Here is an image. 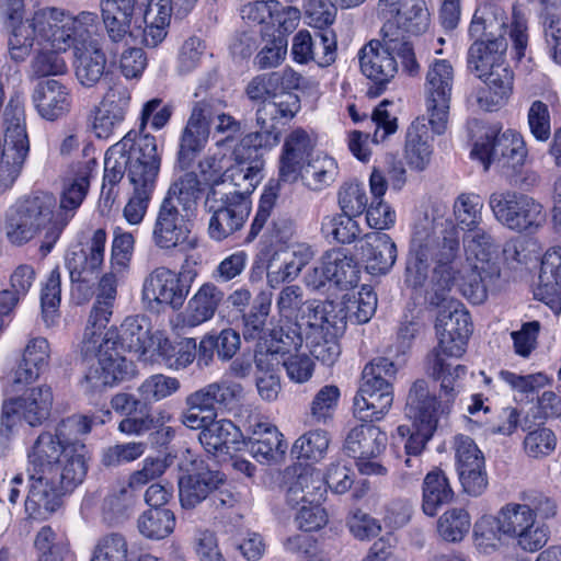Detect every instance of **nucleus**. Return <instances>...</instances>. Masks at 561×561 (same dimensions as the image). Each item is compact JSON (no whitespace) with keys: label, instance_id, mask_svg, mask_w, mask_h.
<instances>
[{"label":"nucleus","instance_id":"f257e3e1","mask_svg":"<svg viewBox=\"0 0 561 561\" xmlns=\"http://www.w3.org/2000/svg\"><path fill=\"white\" fill-rule=\"evenodd\" d=\"M458 251L455 228L446 232L439 244L435 238L434 219L425 216L415 225L404 283L413 289L425 287L427 302L439 308L435 324L438 345L427 355L428 369L437 377L442 376L444 367L450 366L447 358L458 359L463 355L472 332L469 312L460 301L449 297L456 279L453 271Z\"/></svg>","mask_w":561,"mask_h":561},{"label":"nucleus","instance_id":"f03ea898","mask_svg":"<svg viewBox=\"0 0 561 561\" xmlns=\"http://www.w3.org/2000/svg\"><path fill=\"white\" fill-rule=\"evenodd\" d=\"M457 359L447 358L450 366L444 367L442 376H434L428 369V357H426V371L435 380L440 381V390L444 396L439 400L428 390L425 380H416L408 394L405 414L413 420V430L401 425L398 432L404 436L410 433L405 443L407 455H421L426 443L433 436L438 420L447 414L455 398V381L466 374L467 368L457 364Z\"/></svg>","mask_w":561,"mask_h":561},{"label":"nucleus","instance_id":"7ed1b4c3","mask_svg":"<svg viewBox=\"0 0 561 561\" xmlns=\"http://www.w3.org/2000/svg\"><path fill=\"white\" fill-rule=\"evenodd\" d=\"M358 59L362 73L376 85L375 94L381 93L397 75L398 59L409 76L420 72L412 43L393 23L383 24L381 39H373L364 45Z\"/></svg>","mask_w":561,"mask_h":561},{"label":"nucleus","instance_id":"20e7f679","mask_svg":"<svg viewBox=\"0 0 561 561\" xmlns=\"http://www.w3.org/2000/svg\"><path fill=\"white\" fill-rule=\"evenodd\" d=\"M56 197L48 192H35L18 201L7 213L4 231L9 242L23 245L39 232H44L41 251L50 252L61 234L49 240L51 228L56 221Z\"/></svg>","mask_w":561,"mask_h":561},{"label":"nucleus","instance_id":"39448f33","mask_svg":"<svg viewBox=\"0 0 561 561\" xmlns=\"http://www.w3.org/2000/svg\"><path fill=\"white\" fill-rule=\"evenodd\" d=\"M179 495L184 510H194L205 503L209 508L219 511L238 503V496L228 488L225 476L202 460H194L192 470L180 478Z\"/></svg>","mask_w":561,"mask_h":561},{"label":"nucleus","instance_id":"423d86ee","mask_svg":"<svg viewBox=\"0 0 561 561\" xmlns=\"http://www.w3.org/2000/svg\"><path fill=\"white\" fill-rule=\"evenodd\" d=\"M27 457L32 471L53 473L55 479L60 474L61 481L64 474L75 472L77 477H85L88 472L85 445H65L50 432L38 435Z\"/></svg>","mask_w":561,"mask_h":561},{"label":"nucleus","instance_id":"0eeeda50","mask_svg":"<svg viewBox=\"0 0 561 561\" xmlns=\"http://www.w3.org/2000/svg\"><path fill=\"white\" fill-rule=\"evenodd\" d=\"M102 331L85 329L81 342L83 358L96 357V363L90 366L85 375L87 381L95 389L130 379L136 373L134 363L122 356L117 347L112 348L111 344L105 346Z\"/></svg>","mask_w":561,"mask_h":561},{"label":"nucleus","instance_id":"6e6552de","mask_svg":"<svg viewBox=\"0 0 561 561\" xmlns=\"http://www.w3.org/2000/svg\"><path fill=\"white\" fill-rule=\"evenodd\" d=\"M527 153L526 142L518 131L501 133L496 126L489 127L471 150V156L483 164L484 171L496 164L504 172L512 170V176L524 165Z\"/></svg>","mask_w":561,"mask_h":561},{"label":"nucleus","instance_id":"1a4fd4ad","mask_svg":"<svg viewBox=\"0 0 561 561\" xmlns=\"http://www.w3.org/2000/svg\"><path fill=\"white\" fill-rule=\"evenodd\" d=\"M497 222L516 232H534L545 221L541 204L512 190L495 191L488 199Z\"/></svg>","mask_w":561,"mask_h":561},{"label":"nucleus","instance_id":"9d476101","mask_svg":"<svg viewBox=\"0 0 561 561\" xmlns=\"http://www.w3.org/2000/svg\"><path fill=\"white\" fill-rule=\"evenodd\" d=\"M192 264H197V259L186 255L179 273L164 266L154 268L144 280L142 299L181 309L197 276Z\"/></svg>","mask_w":561,"mask_h":561},{"label":"nucleus","instance_id":"9b49d317","mask_svg":"<svg viewBox=\"0 0 561 561\" xmlns=\"http://www.w3.org/2000/svg\"><path fill=\"white\" fill-rule=\"evenodd\" d=\"M192 216L173 205L170 198H163L152 227L153 244L164 251L179 249L190 255L199 244V238L193 233Z\"/></svg>","mask_w":561,"mask_h":561},{"label":"nucleus","instance_id":"f8f14e48","mask_svg":"<svg viewBox=\"0 0 561 561\" xmlns=\"http://www.w3.org/2000/svg\"><path fill=\"white\" fill-rule=\"evenodd\" d=\"M207 203L213 213L208 233L215 241H222L239 231L251 210L250 198L236 192H219L216 186L209 190Z\"/></svg>","mask_w":561,"mask_h":561},{"label":"nucleus","instance_id":"ddd939ff","mask_svg":"<svg viewBox=\"0 0 561 561\" xmlns=\"http://www.w3.org/2000/svg\"><path fill=\"white\" fill-rule=\"evenodd\" d=\"M453 85L454 68L450 62L433 60L425 77V95L428 123L437 135L443 134L447 126Z\"/></svg>","mask_w":561,"mask_h":561},{"label":"nucleus","instance_id":"4468645a","mask_svg":"<svg viewBox=\"0 0 561 561\" xmlns=\"http://www.w3.org/2000/svg\"><path fill=\"white\" fill-rule=\"evenodd\" d=\"M388 436L378 426L364 423L353 427L344 442V450L357 460L362 474L385 476L387 468L377 459L387 448Z\"/></svg>","mask_w":561,"mask_h":561},{"label":"nucleus","instance_id":"2eb2a0df","mask_svg":"<svg viewBox=\"0 0 561 561\" xmlns=\"http://www.w3.org/2000/svg\"><path fill=\"white\" fill-rule=\"evenodd\" d=\"M502 533L516 540L528 552L541 549L548 541V528L536 523L530 505L508 503L499 512Z\"/></svg>","mask_w":561,"mask_h":561},{"label":"nucleus","instance_id":"dca6fc26","mask_svg":"<svg viewBox=\"0 0 561 561\" xmlns=\"http://www.w3.org/2000/svg\"><path fill=\"white\" fill-rule=\"evenodd\" d=\"M49 477L47 473L32 471V484L25 500V508L31 515L55 512L60 505L61 496L72 492L85 478L77 477L75 472L70 476L64 474L62 481L60 474L57 479L53 473L51 479Z\"/></svg>","mask_w":561,"mask_h":561},{"label":"nucleus","instance_id":"f3484780","mask_svg":"<svg viewBox=\"0 0 561 561\" xmlns=\"http://www.w3.org/2000/svg\"><path fill=\"white\" fill-rule=\"evenodd\" d=\"M456 470L460 484L468 495H482L489 484L485 458L476 442L459 434L454 440Z\"/></svg>","mask_w":561,"mask_h":561},{"label":"nucleus","instance_id":"a211bd4d","mask_svg":"<svg viewBox=\"0 0 561 561\" xmlns=\"http://www.w3.org/2000/svg\"><path fill=\"white\" fill-rule=\"evenodd\" d=\"M197 0H149L144 12V43L157 47L167 36L171 14L185 16Z\"/></svg>","mask_w":561,"mask_h":561},{"label":"nucleus","instance_id":"6ab92c4d","mask_svg":"<svg viewBox=\"0 0 561 561\" xmlns=\"http://www.w3.org/2000/svg\"><path fill=\"white\" fill-rule=\"evenodd\" d=\"M54 402V396L49 386L43 385L28 389L21 397L12 398L3 402L2 423L11 415L19 414L31 426L42 425L48 420Z\"/></svg>","mask_w":561,"mask_h":561},{"label":"nucleus","instance_id":"aec40b11","mask_svg":"<svg viewBox=\"0 0 561 561\" xmlns=\"http://www.w3.org/2000/svg\"><path fill=\"white\" fill-rule=\"evenodd\" d=\"M90 168L83 164L78 167L73 176L65 179L59 209L56 210L55 226L51 228L49 234L50 241L62 233L77 209L82 204L90 186Z\"/></svg>","mask_w":561,"mask_h":561},{"label":"nucleus","instance_id":"412c9836","mask_svg":"<svg viewBox=\"0 0 561 561\" xmlns=\"http://www.w3.org/2000/svg\"><path fill=\"white\" fill-rule=\"evenodd\" d=\"M130 102L125 87L111 88L92 112V128L99 138L110 137L123 123Z\"/></svg>","mask_w":561,"mask_h":561},{"label":"nucleus","instance_id":"4be33fe9","mask_svg":"<svg viewBox=\"0 0 561 561\" xmlns=\"http://www.w3.org/2000/svg\"><path fill=\"white\" fill-rule=\"evenodd\" d=\"M105 346L118 347L144 355L153 346L150 323L144 316L127 317L119 329L111 328L102 332Z\"/></svg>","mask_w":561,"mask_h":561},{"label":"nucleus","instance_id":"5701e85b","mask_svg":"<svg viewBox=\"0 0 561 561\" xmlns=\"http://www.w3.org/2000/svg\"><path fill=\"white\" fill-rule=\"evenodd\" d=\"M105 242V230L96 229L87 249L70 253V256L67 259V266L72 283L89 284L96 278L104 261Z\"/></svg>","mask_w":561,"mask_h":561},{"label":"nucleus","instance_id":"b1692460","mask_svg":"<svg viewBox=\"0 0 561 561\" xmlns=\"http://www.w3.org/2000/svg\"><path fill=\"white\" fill-rule=\"evenodd\" d=\"M314 142L302 128L291 130L285 138L279 158V179L293 183L299 172L311 160Z\"/></svg>","mask_w":561,"mask_h":561},{"label":"nucleus","instance_id":"393cba45","mask_svg":"<svg viewBox=\"0 0 561 561\" xmlns=\"http://www.w3.org/2000/svg\"><path fill=\"white\" fill-rule=\"evenodd\" d=\"M302 319L310 328L319 329L327 336L336 337L343 334L347 322V307L344 300H311L302 310Z\"/></svg>","mask_w":561,"mask_h":561},{"label":"nucleus","instance_id":"a878e982","mask_svg":"<svg viewBox=\"0 0 561 561\" xmlns=\"http://www.w3.org/2000/svg\"><path fill=\"white\" fill-rule=\"evenodd\" d=\"M536 299L548 305L556 313L561 310V248L547 251L541 260Z\"/></svg>","mask_w":561,"mask_h":561},{"label":"nucleus","instance_id":"bb28decb","mask_svg":"<svg viewBox=\"0 0 561 561\" xmlns=\"http://www.w3.org/2000/svg\"><path fill=\"white\" fill-rule=\"evenodd\" d=\"M359 250L367 272L373 275L387 274L397 260L396 243L387 233L380 231L365 234Z\"/></svg>","mask_w":561,"mask_h":561},{"label":"nucleus","instance_id":"cd10ccee","mask_svg":"<svg viewBox=\"0 0 561 561\" xmlns=\"http://www.w3.org/2000/svg\"><path fill=\"white\" fill-rule=\"evenodd\" d=\"M32 98L38 114L47 121L65 116L71 107L69 89L55 79L39 81Z\"/></svg>","mask_w":561,"mask_h":561},{"label":"nucleus","instance_id":"c85d7f7f","mask_svg":"<svg viewBox=\"0 0 561 561\" xmlns=\"http://www.w3.org/2000/svg\"><path fill=\"white\" fill-rule=\"evenodd\" d=\"M49 344L44 337L32 339L24 348L22 359L12 374L13 386H27L44 374L49 365Z\"/></svg>","mask_w":561,"mask_h":561},{"label":"nucleus","instance_id":"c756f323","mask_svg":"<svg viewBox=\"0 0 561 561\" xmlns=\"http://www.w3.org/2000/svg\"><path fill=\"white\" fill-rule=\"evenodd\" d=\"M392 401L393 387L360 383L354 398V415L364 422L378 421L389 411Z\"/></svg>","mask_w":561,"mask_h":561},{"label":"nucleus","instance_id":"7c9ffc66","mask_svg":"<svg viewBox=\"0 0 561 561\" xmlns=\"http://www.w3.org/2000/svg\"><path fill=\"white\" fill-rule=\"evenodd\" d=\"M4 145L1 148L10 154L27 157L30 140L26 131L25 113L22 102L12 98L3 112Z\"/></svg>","mask_w":561,"mask_h":561},{"label":"nucleus","instance_id":"2f4dec72","mask_svg":"<svg viewBox=\"0 0 561 561\" xmlns=\"http://www.w3.org/2000/svg\"><path fill=\"white\" fill-rule=\"evenodd\" d=\"M506 50L507 41L503 35L496 39L473 42L468 49L467 67L479 79H483L485 73L505 62Z\"/></svg>","mask_w":561,"mask_h":561},{"label":"nucleus","instance_id":"473e14b6","mask_svg":"<svg viewBox=\"0 0 561 561\" xmlns=\"http://www.w3.org/2000/svg\"><path fill=\"white\" fill-rule=\"evenodd\" d=\"M75 47V73L85 88L96 85L105 73L106 58L98 41H90Z\"/></svg>","mask_w":561,"mask_h":561},{"label":"nucleus","instance_id":"72a5a7b5","mask_svg":"<svg viewBox=\"0 0 561 561\" xmlns=\"http://www.w3.org/2000/svg\"><path fill=\"white\" fill-rule=\"evenodd\" d=\"M130 142V133L121 141L107 149L104 159V176L101 190V199L105 206H111L116 196L115 186L122 181L125 172H128L127 147Z\"/></svg>","mask_w":561,"mask_h":561},{"label":"nucleus","instance_id":"f704fd0d","mask_svg":"<svg viewBox=\"0 0 561 561\" xmlns=\"http://www.w3.org/2000/svg\"><path fill=\"white\" fill-rule=\"evenodd\" d=\"M241 345L240 335L233 329H224L219 333H208L202 337L197 350V366L208 367L215 354L219 359H232Z\"/></svg>","mask_w":561,"mask_h":561},{"label":"nucleus","instance_id":"c9c22d12","mask_svg":"<svg viewBox=\"0 0 561 561\" xmlns=\"http://www.w3.org/2000/svg\"><path fill=\"white\" fill-rule=\"evenodd\" d=\"M33 26L37 31L38 42H47L56 50L69 47L70 33L64 12L55 8L39 9L33 14Z\"/></svg>","mask_w":561,"mask_h":561},{"label":"nucleus","instance_id":"e433bc0d","mask_svg":"<svg viewBox=\"0 0 561 561\" xmlns=\"http://www.w3.org/2000/svg\"><path fill=\"white\" fill-rule=\"evenodd\" d=\"M467 261H470L468 257ZM479 266L481 264L467 262L459 267V259L457 257V265L454 268L456 277L454 285L458 284L460 293L472 304H482L488 297V287L500 275H488Z\"/></svg>","mask_w":561,"mask_h":561},{"label":"nucleus","instance_id":"4c0bfd02","mask_svg":"<svg viewBox=\"0 0 561 561\" xmlns=\"http://www.w3.org/2000/svg\"><path fill=\"white\" fill-rule=\"evenodd\" d=\"M327 494L324 476L312 467L304 468L286 492V502L291 507L301 503H321Z\"/></svg>","mask_w":561,"mask_h":561},{"label":"nucleus","instance_id":"58836bf2","mask_svg":"<svg viewBox=\"0 0 561 561\" xmlns=\"http://www.w3.org/2000/svg\"><path fill=\"white\" fill-rule=\"evenodd\" d=\"M242 433L230 420H210V422L201 431L198 439L208 454L229 453L230 448L240 449L242 443Z\"/></svg>","mask_w":561,"mask_h":561},{"label":"nucleus","instance_id":"ea45409f","mask_svg":"<svg viewBox=\"0 0 561 561\" xmlns=\"http://www.w3.org/2000/svg\"><path fill=\"white\" fill-rule=\"evenodd\" d=\"M3 25L8 32V46L11 58L24 61L33 49L35 41H38L37 31L33 26V18L24 19V14L3 19Z\"/></svg>","mask_w":561,"mask_h":561},{"label":"nucleus","instance_id":"a19ab883","mask_svg":"<svg viewBox=\"0 0 561 561\" xmlns=\"http://www.w3.org/2000/svg\"><path fill=\"white\" fill-rule=\"evenodd\" d=\"M124 273L112 270L102 276L98 287L96 300L90 311L85 329L103 330L110 322L117 294L118 277Z\"/></svg>","mask_w":561,"mask_h":561},{"label":"nucleus","instance_id":"79ce46f5","mask_svg":"<svg viewBox=\"0 0 561 561\" xmlns=\"http://www.w3.org/2000/svg\"><path fill=\"white\" fill-rule=\"evenodd\" d=\"M467 252L474 256V262L488 275H500V267L493 260L497 253L499 244L490 231L480 227L467 231L463 238Z\"/></svg>","mask_w":561,"mask_h":561},{"label":"nucleus","instance_id":"37998d69","mask_svg":"<svg viewBox=\"0 0 561 561\" xmlns=\"http://www.w3.org/2000/svg\"><path fill=\"white\" fill-rule=\"evenodd\" d=\"M491 93L490 99L485 91H479L477 102L484 111H493L497 105L503 104L513 92L514 72L505 62L490 70L482 79Z\"/></svg>","mask_w":561,"mask_h":561},{"label":"nucleus","instance_id":"c03bdc74","mask_svg":"<svg viewBox=\"0 0 561 561\" xmlns=\"http://www.w3.org/2000/svg\"><path fill=\"white\" fill-rule=\"evenodd\" d=\"M224 299L222 290L214 283H205L190 299L187 323L192 327L210 320Z\"/></svg>","mask_w":561,"mask_h":561},{"label":"nucleus","instance_id":"a18cd8bd","mask_svg":"<svg viewBox=\"0 0 561 561\" xmlns=\"http://www.w3.org/2000/svg\"><path fill=\"white\" fill-rule=\"evenodd\" d=\"M300 110V99L293 92H274L268 101H264L256 110V124H266L267 121L288 122Z\"/></svg>","mask_w":561,"mask_h":561},{"label":"nucleus","instance_id":"49530a36","mask_svg":"<svg viewBox=\"0 0 561 561\" xmlns=\"http://www.w3.org/2000/svg\"><path fill=\"white\" fill-rule=\"evenodd\" d=\"M454 499V491L449 481L440 469L428 472L423 482V512L428 516H434L437 510L448 504Z\"/></svg>","mask_w":561,"mask_h":561},{"label":"nucleus","instance_id":"de8ad7c7","mask_svg":"<svg viewBox=\"0 0 561 561\" xmlns=\"http://www.w3.org/2000/svg\"><path fill=\"white\" fill-rule=\"evenodd\" d=\"M398 25L400 32L421 35L431 25V14L425 0H407L402 9H397V20L387 21Z\"/></svg>","mask_w":561,"mask_h":561},{"label":"nucleus","instance_id":"09e8293b","mask_svg":"<svg viewBox=\"0 0 561 561\" xmlns=\"http://www.w3.org/2000/svg\"><path fill=\"white\" fill-rule=\"evenodd\" d=\"M253 435L248 442L242 440V444L257 461H277L285 454L286 446L276 428L265 426L263 432L254 431Z\"/></svg>","mask_w":561,"mask_h":561},{"label":"nucleus","instance_id":"8fccbe9b","mask_svg":"<svg viewBox=\"0 0 561 561\" xmlns=\"http://www.w3.org/2000/svg\"><path fill=\"white\" fill-rule=\"evenodd\" d=\"M430 139L424 124L419 122L411 124L407 131L405 159L412 168L422 171L430 163L432 156Z\"/></svg>","mask_w":561,"mask_h":561},{"label":"nucleus","instance_id":"3c124183","mask_svg":"<svg viewBox=\"0 0 561 561\" xmlns=\"http://www.w3.org/2000/svg\"><path fill=\"white\" fill-rule=\"evenodd\" d=\"M330 268L331 282L341 289L356 287L360 279V271L357 262L341 250L324 253Z\"/></svg>","mask_w":561,"mask_h":561},{"label":"nucleus","instance_id":"603ef678","mask_svg":"<svg viewBox=\"0 0 561 561\" xmlns=\"http://www.w3.org/2000/svg\"><path fill=\"white\" fill-rule=\"evenodd\" d=\"M209 128L187 121L181 138L178 152V165L182 170L188 169L201 153L209 137Z\"/></svg>","mask_w":561,"mask_h":561},{"label":"nucleus","instance_id":"864d4df0","mask_svg":"<svg viewBox=\"0 0 561 561\" xmlns=\"http://www.w3.org/2000/svg\"><path fill=\"white\" fill-rule=\"evenodd\" d=\"M201 194L202 186L196 173L186 172L170 186L164 198H170L173 205H181L180 209L192 216Z\"/></svg>","mask_w":561,"mask_h":561},{"label":"nucleus","instance_id":"5fc2aeb1","mask_svg":"<svg viewBox=\"0 0 561 561\" xmlns=\"http://www.w3.org/2000/svg\"><path fill=\"white\" fill-rule=\"evenodd\" d=\"M175 516L167 508H151L138 518V529L149 539L159 540L168 537L174 529Z\"/></svg>","mask_w":561,"mask_h":561},{"label":"nucleus","instance_id":"6e6d98bb","mask_svg":"<svg viewBox=\"0 0 561 561\" xmlns=\"http://www.w3.org/2000/svg\"><path fill=\"white\" fill-rule=\"evenodd\" d=\"M257 176V169L244 163H238L225 170L222 175H220L222 185L219 187V192H236L249 198L250 193L255 188L259 181Z\"/></svg>","mask_w":561,"mask_h":561},{"label":"nucleus","instance_id":"4d7b16f0","mask_svg":"<svg viewBox=\"0 0 561 561\" xmlns=\"http://www.w3.org/2000/svg\"><path fill=\"white\" fill-rule=\"evenodd\" d=\"M340 396V389L334 385L319 389L309 404L307 421L310 424H328L333 419Z\"/></svg>","mask_w":561,"mask_h":561},{"label":"nucleus","instance_id":"13d9d810","mask_svg":"<svg viewBox=\"0 0 561 561\" xmlns=\"http://www.w3.org/2000/svg\"><path fill=\"white\" fill-rule=\"evenodd\" d=\"M180 387L181 383L176 378L156 374L146 378L139 385L137 393L142 400V408H147L149 404L175 393Z\"/></svg>","mask_w":561,"mask_h":561},{"label":"nucleus","instance_id":"bf43d9fd","mask_svg":"<svg viewBox=\"0 0 561 561\" xmlns=\"http://www.w3.org/2000/svg\"><path fill=\"white\" fill-rule=\"evenodd\" d=\"M336 165L332 158H317L308 161L301 171L299 178L304 184L312 191H320L334 181Z\"/></svg>","mask_w":561,"mask_h":561},{"label":"nucleus","instance_id":"052dcab7","mask_svg":"<svg viewBox=\"0 0 561 561\" xmlns=\"http://www.w3.org/2000/svg\"><path fill=\"white\" fill-rule=\"evenodd\" d=\"M330 444L329 434L324 430H313L301 435L294 443L291 453L299 459L319 461L324 458Z\"/></svg>","mask_w":561,"mask_h":561},{"label":"nucleus","instance_id":"680f3d73","mask_svg":"<svg viewBox=\"0 0 561 561\" xmlns=\"http://www.w3.org/2000/svg\"><path fill=\"white\" fill-rule=\"evenodd\" d=\"M103 23L108 39L115 44H127V37L130 35L133 11H121L118 7L107 5V9L101 8Z\"/></svg>","mask_w":561,"mask_h":561},{"label":"nucleus","instance_id":"e2e57ef3","mask_svg":"<svg viewBox=\"0 0 561 561\" xmlns=\"http://www.w3.org/2000/svg\"><path fill=\"white\" fill-rule=\"evenodd\" d=\"M470 527V516L463 508L448 510L437 520L439 536L449 542L461 541Z\"/></svg>","mask_w":561,"mask_h":561},{"label":"nucleus","instance_id":"0e129e2a","mask_svg":"<svg viewBox=\"0 0 561 561\" xmlns=\"http://www.w3.org/2000/svg\"><path fill=\"white\" fill-rule=\"evenodd\" d=\"M483 203L479 195L473 193L460 194L454 203V215L458 227L471 230L482 222Z\"/></svg>","mask_w":561,"mask_h":561},{"label":"nucleus","instance_id":"69168bd1","mask_svg":"<svg viewBox=\"0 0 561 561\" xmlns=\"http://www.w3.org/2000/svg\"><path fill=\"white\" fill-rule=\"evenodd\" d=\"M343 300L347 307V319L357 324L368 322L377 308V296L369 286H363L356 296L344 295Z\"/></svg>","mask_w":561,"mask_h":561},{"label":"nucleus","instance_id":"338daca9","mask_svg":"<svg viewBox=\"0 0 561 561\" xmlns=\"http://www.w3.org/2000/svg\"><path fill=\"white\" fill-rule=\"evenodd\" d=\"M127 556L128 543L125 536L108 533L96 540L90 561H127Z\"/></svg>","mask_w":561,"mask_h":561},{"label":"nucleus","instance_id":"774afa93","mask_svg":"<svg viewBox=\"0 0 561 561\" xmlns=\"http://www.w3.org/2000/svg\"><path fill=\"white\" fill-rule=\"evenodd\" d=\"M34 546L39 552L37 560L46 558V561H61L69 551L66 540L49 526L41 528L35 537Z\"/></svg>","mask_w":561,"mask_h":561}]
</instances>
